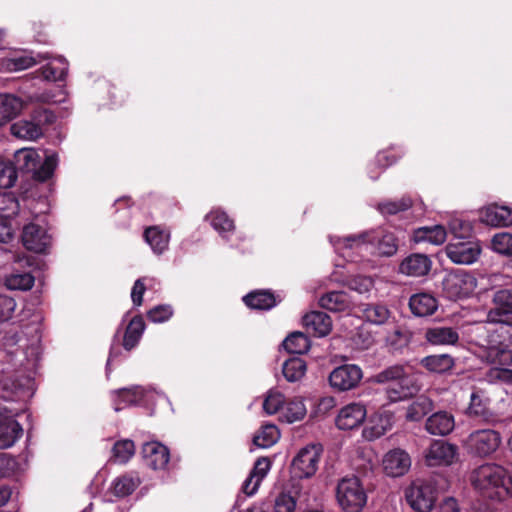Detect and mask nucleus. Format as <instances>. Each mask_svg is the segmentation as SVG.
<instances>
[{
  "mask_svg": "<svg viewBox=\"0 0 512 512\" xmlns=\"http://www.w3.org/2000/svg\"><path fill=\"white\" fill-rule=\"evenodd\" d=\"M477 343L483 349L481 357L492 365L487 380L512 384V370L507 368L512 363V353L501 345L500 335L486 327L479 328Z\"/></svg>",
  "mask_w": 512,
  "mask_h": 512,
  "instance_id": "obj_1",
  "label": "nucleus"
},
{
  "mask_svg": "<svg viewBox=\"0 0 512 512\" xmlns=\"http://www.w3.org/2000/svg\"><path fill=\"white\" fill-rule=\"evenodd\" d=\"M335 250L342 257L352 259V250H368L370 245H375L378 253L383 256H391L396 253L398 245L395 236L390 232L378 231L364 233L358 236H350L344 239L330 238Z\"/></svg>",
  "mask_w": 512,
  "mask_h": 512,
  "instance_id": "obj_2",
  "label": "nucleus"
},
{
  "mask_svg": "<svg viewBox=\"0 0 512 512\" xmlns=\"http://www.w3.org/2000/svg\"><path fill=\"white\" fill-rule=\"evenodd\" d=\"M475 489L483 496L503 500L511 491V477L508 472L496 464H484L478 467L471 476Z\"/></svg>",
  "mask_w": 512,
  "mask_h": 512,
  "instance_id": "obj_3",
  "label": "nucleus"
},
{
  "mask_svg": "<svg viewBox=\"0 0 512 512\" xmlns=\"http://www.w3.org/2000/svg\"><path fill=\"white\" fill-rule=\"evenodd\" d=\"M374 379L377 383L387 384L385 391L390 402L403 401L418 390L415 377L402 365L390 366L378 373Z\"/></svg>",
  "mask_w": 512,
  "mask_h": 512,
  "instance_id": "obj_4",
  "label": "nucleus"
},
{
  "mask_svg": "<svg viewBox=\"0 0 512 512\" xmlns=\"http://www.w3.org/2000/svg\"><path fill=\"white\" fill-rule=\"evenodd\" d=\"M15 164L18 169L25 172H33L37 180L45 181L49 179L58 163L56 154H50L45 157L41 166V156L37 150L33 148H23L18 150L15 155Z\"/></svg>",
  "mask_w": 512,
  "mask_h": 512,
  "instance_id": "obj_5",
  "label": "nucleus"
},
{
  "mask_svg": "<svg viewBox=\"0 0 512 512\" xmlns=\"http://www.w3.org/2000/svg\"><path fill=\"white\" fill-rule=\"evenodd\" d=\"M336 498L345 512H360L367 502L366 491L357 476H346L339 480Z\"/></svg>",
  "mask_w": 512,
  "mask_h": 512,
  "instance_id": "obj_6",
  "label": "nucleus"
},
{
  "mask_svg": "<svg viewBox=\"0 0 512 512\" xmlns=\"http://www.w3.org/2000/svg\"><path fill=\"white\" fill-rule=\"evenodd\" d=\"M443 293L451 300L465 299L477 288L476 277L468 271L457 269L447 273L442 282Z\"/></svg>",
  "mask_w": 512,
  "mask_h": 512,
  "instance_id": "obj_7",
  "label": "nucleus"
},
{
  "mask_svg": "<svg viewBox=\"0 0 512 512\" xmlns=\"http://www.w3.org/2000/svg\"><path fill=\"white\" fill-rule=\"evenodd\" d=\"M405 498L413 510L430 512L438 498V493L433 482L416 480L406 489Z\"/></svg>",
  "mask_w": 512,
  "mask_h": 512,
  "instance_id": "obj_8",
  "label": "nucleus"
},
{
  "mask_svg": "<svg viewBox=\"0 0 512 512\" xmlns=\"http://www.w3.org/2000/svg\"><path fill=\"white\" fill-rule=\"evenodd\" d=\"M493 308L488 312V324L476 328V337L478 338V329L486 327L495 333L494 324H512V288L499 289L495 291L492 298Z\"/></svg>",
  "mask_w": 512,
  "mask_h": 512,
  "instance_id": "obj_9",
  "label": "nucleus"
},
{
  "mask_svg": "<svg viewBox=\"0 0 512 512\" xmlns=\"http://www.w3.org/2000/svg\"><path fill=\"white\" fill-rule=\"evenodd\" d=\"M323 448L320 444H308L301 448L291 463V471L297 478H310L318 470Z\"/></svg>",
  "mask_w": 512,
  "mask_h": 512,
  "instance_id": "obj_10",
  "label": "nucleus"
},
{
  "mask_svg": "<svg viewBox=\"0 0 512 512\" xmlns=\"http://www.w3.org/2000/svg\"><path fill=\"white\" fill-rule=\"evenodd\" d=\"M500 444V434L492 429L476 430L468 436L465 442L468 451L480 457L491 455L498 449Z\"/></svg>",
  "mask_w": 512,
  "mask_h": 512,
  "instance_id": "obj_11",
  "label": "nucleus"
},
{
  "mask_svg": "<svg viewBox=\"0 0 512 512\" xmlns=\"http://www.w3.org/2000/svg\"><path fill=\"white\" fill-rule=\"evenodd\" d=\"M481 245L477 240L454 239L446 246L448 258L462 265L474 263L481 254Z\"/></svg>",
  "mask_w": 512,
  "mask_h": 512,
  "instance_id": "obj_12",
  "label": "nucleus"
},
{
  "mask_svg": "<svg viewBox=\"0 0 512 512\" xmlns=\"http://www.w3.org/2000/svg\"><path fill=\"white\" fill-rule=\"evenodd\" d=\"M457 458V447L444 440H434L424 452V461L429 467L449 466Z\"/></svg>",
  "mask_w": 512,
  "mask_h": 512,
  "instance_id": "obj_13",
  "label": "nucleus"
},
{
  "mask_svg": "<svg viewBox=\"0 0 512 512\" xmlns=\"http://www.w3.org/2000/svg\"><path fill=\"white\" fill-rule=\"evenodd\" d=\"M363 377L361 368L354 364H345L335 368L329 375V383L338 391H349L358 386Z\"/></svg>",
  "mask_w": 512,
  "mask_h": 512,
  "instance_id": "obj_14",
  "label": "nucleus"
},
{
  "mask_svg": "<svg viewBox=\"0 0 512 512\" xmlns=\"http://www.w3.org/2000/svg\"><path fill=\"white\" fill-rule=\"evenodd\" d=\"M394 423V414L388 410H379L367 419L362 436L368 441L376 440L391 430Z\"/></svg>",
  "mask_w": 512,
  "mask_h": 512,
  "instance_id": "obj_15",
  "label": "nucleus"
},
{
  "mask_svg": "<svg viewBox=\"0 0 512 512\" xmlns=\"http://www.w3.org/2000/svg\"><path fill=\"white\" fill-rule=\"evenodd\" d=\"M366 418V406L360 402H352L339 410L335 424L340 430H353L360 427Z\"/></svg>",
  "mask_w": 512,
  "mask_h": 512,
  "instance_id": "obj_16",
  "label": "nucleus"
},
{
  "mask_svg": "<svg viewBox=\"0 0 512 512\" xmlns=\"http://www.w3.org/2000/svg\"><path fill=\"white\" fill-rule=\"evenodd\" d=\"M6 398L16 401H27L34 394V381L29 376L5 377L2 380Z\"/></svg>",
  "mask_w": 512,
  "mask_h": 512,
  "instance_id": "obj_17",
  "label": "nucleus"
},
{
  "mask_svg": "<svg viewBox=\"0 0 512 512\" xmlns=\"http://www.w3.org/2000/svg\"><path fill=\"white\" fill-rule=\"evenodd\" d=\"M17 412L6 408L0 419V448L6 449L13 446L23 434L21 425L15 420Z\"/></svg>",
  "mask_w": 512,
  "mask_h": 512,
  "instance_id": "obj_18",
  "label": "nucleus"
},
{
  "mask_svg": "<svg viewBox=\"0 0 512 512\" xmlns=\"http://www.w3.org/2000/svg\"><path fill=\"white\" fill-rule=\"evenodd\" d=\"M21 238L25 248L36 253L44 252L51 242L46 229L36 223L24 226Z\"/></svg>",
  "mask_w": 512,
  "mask_h": 512,
  "instance_id": "obj_19",
  "label": "nucleus"
},
{
  "mask_svg": "<svg viewBox=\"0 0 512 512\" xmlns=\"http://www.w3.org/2000/svg\"><path fill=\"white\" fill-rule=\"evenodd\" d=\"M382 465L388 476L399 477L407 473L410 469L411 458L406 451L393 449L385 454Z\"/></svg>",
  "mask_w": 512,
  "mask_h": 512,
  "instance_id": "obj_20",
  "label": "nucleus"
},
{
  "mask_svg": "<svg viewBox=\"0 0 512 512\" xmlns=\"http://www.w3.org/2000/svg\"><path fill=\"white\" fill-rule=\"evenodd\" d=\"M431 266L432 261L427 255L414 253L402 260L399 272L409 277H421L430 271Z\"/></svg>",
  "mask_w": 512,
  "mask_h": 512,
  "instance_id": "obj_21",
  "label": "nucleus"
},
{
  "mask_svg": "<svg viewBox=\"0 0 512 512\" xmlns=\"http://www.w3.org/2000/svg\"><path fill=\"white\" fill-rule=\"evenodd\" d=\"M142 454L146 464L154 470L164 469L170 457L167 447L156 441L145 443Z\"/></svg>",
  "mask_w": 512,
  "mask_h": 512,
  "instance_id": "obj_22",
  "label": "nucleus"
},
{
  "mask_svg": "<svg viewBox=\"0 0 512 512\" xmlns=\"http://www.w3.org/2000/svg\"><path fill=\"white\" fill-rule=\"evenodd\" d=\"M303 323L306 330L317 337L328 335L332 329V321L324 312L313 311L306 314L303 318Z\"/></svg>",
  "mask_w": 512,
  "mask_h": 512,
  "instance_id": "obj_23",
  "label": "nucleus"
},
{
  "mask_svg": "<svg viewBox=\"0 0 512 512\" xmlns=\"http://www.w3.org/2000/svg\"><path fill=\"white\" fill-rule=\"evenodd\" d=\"M35 64L36 60L33 57L19 52H9L7 55L0 57L1 72L22 71Z\"/></svg>",
  "mask_w": 512,
  "mask_h": 512,
  "instance_id": "obj_24",
  "label": "nucleus"
},
{
  "mask_svg": "<svg viewBox=\"0 0 512 512\" xmlns=\"http://www.w3.org/2000/svg\"><path fill=\"white\" fill-rule=\"evenodd\" d=\"M454 427L453 415L445 411L434 413L426 421V430L433 435H447Z\"/></svg>",
  "mask_w": 512,
  "mask_h": 512,
  "instance_id": "obj_25",
  "label": "nucleus"
},
{
  "mask_svg": "<svg viewBox=\"0 0 512 512\" xmlns=\"http://www.w3.org/2000/svg\"><path fill=\"white\" fill-rule=\"evenodd\" d=\"M23 109L21 98L7 93L0 94V127L14 119Z\"/></svg>",
  "mask_w": 512,
  "mask_h": 512,
  "instance_id": "obj_26",
  "label": "nucleus"
},
{
  "mask_svg": "<svg viewBox=\"0 0 512 512\" xmlns=\"http://www.w3.org/2000/svg\"><path fill=\"white\" fill-rule=\"evenodd\" d=\"M363 318L373 325H387L394 319L390 309L382 303H370L362 310Z\"/></svg>",
  "mask_w": 512,
  "mask_h": 512,
  "instance_id": "obj_27",
  "label": "nucleus"
},
{
  "mask_svg": "<svg viewBox=\"0 0 512 512\" xmlns=\"http://www.w3.org/2000/svg\"><path fill=\"white\" fill-rule=\"evenodd\" d=\"M481 219L491 226L512 224V209L506 206L490 205L482 211Z\"/></svg>",
  "mask_w": 512,
  "mask_h": 512,
  "instance_id": "obj_28",
  "label": "nucleus"
},
{
  "mask_svg": "<svg viewBox=\"0 0 512 512\" xmlns=\"http://www.w3.org/2000/svg\"><path fill=\"white\" fill-rule=\"evenodd\" d=\"M411 312L419 317L432 315L438 308L436 298L428 293L412 295L409 300Z\"/></svg>",
  "mask_w": 512,
  "mask_h": 512,
  "instance_id": "obj_29",
  "label": "nucleus"
},
{
  "mask_svg": "<svg viewBox=\"0 0 512 512\" xmlns=\"http://www.w3.org/2000/svg\"><path fill=\"white\" fill-rule=\"evenodd\" d=\"M447 238V232L441 225L420 227L413 232V241L415 243H429L441 245Z\"/></svg>",
  "mask_w": 512,
  "mask_h": 512,
  "instance_id": "obj_30",
  "label": "nucleus"
},
{
  "mask_svg": "<svg viewBox=\"0 0 512 512\" xmlns=\"http://www.w3.org/2000/svg\"><path fill=\"white\" fill-rule=\"evenodd\" d=\"M425 339L432 345H454L459 340V334L452 327H432L426 330Z\"/></svg>",
  "mask_w": 512,
  "mask_h": 512,
  "instance_id": "obj_31",
  "label": "nucleus"
},
{
  "mask_svg": "<svg viewBox=\"0 0 512 512\" xmlns=\"http://www.w3.org/2000/svg\"><path fill=\"white\" fill-rule=\"evenodd\" d=\"M307 409L301 398H292L285 401L280 413V420L286 423L301 421L306 416Z\"/></svg>",
  "mask_w": 512,
  "mask_h": 512,
  "instance_id": "obj_32",
  "label": "nucleus"
},
{
  "mask_svg": "<svg viewBox=\"0 0 512 512\" xmlns=\"http://www.w3.org/2000/svg\"><path fill=\"white\" fill-rule=\"evenodd\" d=\"M319 304L321 307L335 312L347 311L352 305L348 294L343 291L326 293L320 298Z\"/></svg>",
  "mask_w": 512,
  "mask_h": 512,
  "instance_id": "obj_33",
  "label": "nucleus"
},
{
  "mask_svg": "<svg viewBox=\"0 0 512 512\" xmlns=\"http://www.w3.org/2000/svg\"><path fill=\"white\" fill-rule=\"evenodd\" d=\"M144 237L152 250L157 254H161L167 249L170 240L169 232L161 230L157 226L147 228Z\"/></svg>",
  "mask_w": 512,
  "mask_h": 512,
  "instance_id": "obj_34",
  "label": "nucleus"
},
{
  "mask_svg": "<svg viewBox=\"0 0 512 512\" xmlns=\"http://www.w3.org/2000/svg\"><path fill=\"white\" fill-rule=\"evenodd\" d=\"M11 133L17 138L35 140L42 135L39 124L28 120H20L11 125Z\"/></svg>",
  "mask_w": 512,
  "mask_h": 512,
  "instance_id": "obj_35",
  "label": "nucleus"
},
{
  "mask_svg": "<svg viewBox=\"0 0 512 512\" xmlns=\"http://www.w3.org/2000/svg\"><path fill=\"white\" fill-rule=\"evenodd\" d=\"M421 364L430 372L445 373L454 366V359L448 354L431 355L422 359Z\"/></svg>",
  "mask_w": 512,
  "mask_h": 512,
  "instance_id": "obj_36",
  "label": "nucleus"
},
{
  "mask_svg": "<svg viewBox=\"0 0 512 512\" xmlns=\"http://www.w3.org/2000/svg\"><path fill=\"white\" fill-rule=\"evenodd\" d=\"M280 438L278 428L273 424L263 425L253 437V443L260 448L273 446Z\"/></svg>",
  "mask_w": 512,
  "mask_h": 512,
  "instance_id": "obj_37",
  "label": "nucleus"
},
{
  "mask_svg": "<svg viewBox=\"0 0 512 512\" xmlns=\"http://www.w3.org/2000/svg\"><path fill=\"white\" fill-rule=\"evenodd\" d=\"M34 284V277L29 272L14 271L5 277V286L9 290H29Z\"/></svg>",
  "mask_w": 512,
  "mask_h": 512,
  "instance_id": "obj_38",
  "label": "nucleus"
},
{
  "mask_svg": "<svg viewBox=\"0 0 512 512\" xmlns=\"http://www.w3.org/2000/svg\"><path fill=\"white\" fill-rule=\"evenodd\" d=\"M245 304L253 309H270L275 305L274 296L267 291H257L243 298Z\"/></svg>",
  "mask_w": 512,
  "mask_h": 512,
  "instance_id": "obj_39",
  "label": "nucleus"
},
{
  "mask_svg": "<svg viewBox=\"0 0 512 512\" xmlns=\"http://www.w3.org/2000/svg\"><path fill=\"white\" fill-rule=\"evenodd\" d=\"M68 70V64L61 58H55L42 68V75L46 80L58 81L64 78Z\"/></svg>",
  "mask_w": 512,
  "mask_h": 512,
  "instance_id": "obj_40",
  "label": "nucleus"
},
{
  "mask_svg": "<svg viewBox=\"0 0 512 512\" xmlns=\"http://www.w3.org/2000/svg\"><path fill=\"white\" fill-rule=\"evenodd\" d=\"M283 346L291 354H302L309 349L310 342L305 334L294 332L284 340Z\"/></svg>",
  "mask_w": 512,
  "mask_h": 512,
  "instance_id": "obj_41",
  "label": "nucleus"
},
{
  "mask_svg": "<svg viewBox=\"0 0 512 512\" xmlns=\"http://www.w3.org/2000/svg\"><path fill=\"white\" fill-rule=\"evenodd\" d=\"M306 372V363L301 358H291L283 365V375L290 381L295 382L300 380Z\"/></svg>",
  "mask_w": 512,
  "mask_h": 512,
  "instance_id": "obj_42",
  "label": "nucleus"
},
{
  "mask_svg": "<svg viewBox=\"0 0 512 512\" xmlns=\"http://www.w3.org/2000/svg\"><path fill=\"white\" fill-rule=\"evenodd\" d=\"M144 330V322L141 318H133L126 330L123 345L127 350L132 349L137 344Z\"/></svg>",
  "mask_w": 512,
  "mask_h": 512,
  "instance_id": "obj_43",
  "label": "nucleus"
},
{
  "mask_svg": "<svg viewBox=\"0 0 512 512\" xmlns=\"http://www.w3.org/2000/svg\"><path fill=\"white\" fill-rule=\"evenodd\" d=\"M432 409V402L425 396L418 397L408 407L407 419L410 421H419Z\"/></svg>",
  "mask_w": 512,
  "mask_h": 512,
  "instance_id": "obj_44",
  "label": "nucleus"
},
{
  "mask_svg": "<svg viewBox=\"0 0 512 512\" xmlns=\"http://www.w3.org/2000/svg\"><path fill=\"white\" fill-rule=\"evenodd\" d=\"M207 219L211 225L220 234L232 231L234 229V222L230 219L227 214L219 209L212 210L208 215Z\"/></svg>",
  "mask_w": 512,
  "mask_h": 512,
  "instance_id": "obj_45",
  "label": "nucleus"
},
{
  "mask_svg": "<svg viewBox=\"0 0 512 512\" xmlns=\"http://www.w3.org/2000/svg\"><path fill=\"white\" fill-rule=\"evenodd\" d=\"M139 485V479L132 476H121L112 485L113 493L118 497H125L131 494Z\"/></svg>",
  "mask_w": 512,
  "mask_h": 512,
  "instance_id": "obj_46",
  "label": "nucleus"
},
{
  "mask_svg": "<svg viewBox=\"0 0 512 512\" xmlns=\"http://www.w3.org/2000/svg\"><path fill=\"white\" fill-rule=\"evenodd\" d=\"M285 401L282 393L276 390H270L264 399L263 408L267 414H280Z\"/></svg>",
  "mask_w": 512,
  "mask_h": 512,
  "instance_id": "obj_47",
  "label": "nucleus"
},
{
  "mask_svg": "<svg viewBox=\"0 0 512 512\" xmlns=\"http://www.w3.org/2000/svg\"><path fill=\"white\" fill-rule=\"evenodd\" d=\"M135 452L134 443L131 440H122L113 447V458L118 463H126Z\"/></svg>",
  "mask_w": 512,
  "mask_h": 512,
  "instance_id": "obj_48",
  "label": "nucleus"
},
{
  "mask_svg": "<svg viewBox=\"0 0 512 512\" xmlns=\"http://www.w3.org/2000/svg\"><path fill=\"white\" fill-rule=\"evenodd\" d=\"M491 247L499 254L512 255V234L502 232L494 235Z\"/></svg>",
  "mask_w": 512,
  "mask_h": 512,
  "instance_id": "obj_49",
  "label": "nucleus"
},
{
  "mask_svg": "<svg viewBox=\"0 0 512 512\" xmlns=\"http://www.w3.org/2000/svg\"><path fill=\"white\" fill-rule=\"evenodd\" d=\"M16 168L6 161H0V189H7L16 181Z\"/></svg>",
  "mask_w": 512,
  "mask_h": 512,
  "instance_id": "obj_50",
  "label": "nucleus"
},
{
  "mask_svg": "<svg viewBox=\"0 0 512 512\" xmlns=\"http://www.w3.org/2000/svg\"><path fill=\"white\" fill-rule=\"evenodd\" d=\"M412 201L410 198H402L400 201H388L380 203L378 209L383 214H396L410 208Z\"/></svg>",
  "mask_w": 512,
  "mask_h": 512,
  "instance_id": "obj_51",
  "label": "nucleus"
},
{
  "mask_svg": "<svg viewBox=\"0 0 512 512\" xmlns=\"http://www.w3.org/2000/svg\"><path fill=\"white\" fill-rule=\"evenodd\" d=\"M296 500L289 493L282 492L274 500L275 512H295Z\"/></svg>",
  "mask_w": 512,
  "mask_h": 512,
  "instance_id": "obj_52",
  "label": "nucleus"
},
{
  "mask_svg": "<svg viewBox=\"0 0 512 512\" xmlns=\"http://www.w3.org/2000/svg\"><path fill=\"white\" fill-rule=\"evenodd\" d=\"M347 285L351 290H354L359 294H365L370 292L373 288L374 280L371 277L357 276L349 280Z\"/></svg>",
  "mask_w": 512,
  "mask_h": 512,
  "instance_id": "obj_53",
  "label": "nucleus"
},
{
  "mask_svg": "<svg viewBox=\"0 0 512 512\" xmlns=\"http://www.w3.org/2000/svg\"><path fill=\"white\" fill-rule=\"evenodd\" d=\"M18 201L11 193L0 194V212L3 216H11L18 210Z\"/></svg>",
  "mask_w": 512,
  "mask_h": 512,
  "instance_id": "obj_54",
  "label": "nucleus"
},
{
  "mask_svg": "<svg viewBox=\"0 0 512 512\" xmlns=\"http://www.w3.org/2000/svg\"><path fill=\"white\" fill-rule=\"evenodd\" d=\"M449 227L451 233L455 236V239H464L472 232L471 224L461 219H453L450 222Z\"/></svg>",
  "mask_w": 512,
  "mask_h": 512,
  "instance_id": "obj_55",
  "label": "nucleus"
},
{
  "mask_svg": "<svg viewBox=\"0 0 512 512\" xmlns=\"http://www.w3.org/2000/svg\"><path fill=\"white\" fill-rule=\"evenodd\" d=\"M16 308V302L13 298L5 295L0 296V321L9 320Z\"/></svg>",
  "mask_w": 512,
  "mask_h": 512,
  "instance_id": "obj_56",
  "label": "nucleus"
},
{
  "mask_svg": "<svg viewBox=\"0 0 512 512\" xmlns=\"http://www.w3.org/2000/svg\"><path fill=\"white\" fill-rule=\"evenodd\" d=\"M172 315V309L168 305H161L151 309L148 318L153 322H163L168 320Z\"/></svg>",
  "mask_w": 512,
  "mask_h": 512,
  "instance_id": "obj_57",
  "label": "nucleus"
},
{
  "mask_svg": "<svg viewBox=\"0 0 512 512\" xmlns=\"http://www.w3.org/2000/svg\"><path fill=\"white\" fill-rule=\"evenodd\" d=\"M271 462L268 458H259L251 471V475L257 479V481H262L264 477L267 475L270 470Z\"/></svg>",
  "mask_w": 512,
  "mask_h": 512,
  "instance_id": "obj_58",
  "label": "nucleus"
},
{
  "mask_svg": "<svg viewBox=\"0 0 512 512\" xmlns=\"http://www.w3.org/2000/svg\"><path fill=\"white\" fill-rule=\"evenodd\" d=\"M39 99L45 103H63L66 100V93L62 88L56 87L54 91H49L42 94Z\"/></svg>",
  "mask_w": 512,
  "mask_h": 512,
  "instance_id": "obj_59",
  "label": "nucleus"
},
{
  "mask_svg": "<svg viewBox=\"0 0 512 512\" xmlns=\"http://www.w3.org/2000/svg\"><path fill=\"white\" fill-rule=\"evenodd\" d=\"M13 237V228L9 216L0 217V242H7Z\"/></svg>",
  "mask_w": 512,
  "mask_h": 512,
  "instance_id": "obj_60",
  "label": "nucleus"
},
{
  "mask_svg": "<svg viewBox=\"0 0 512 512\" xmlns=\"http://www.w3.org/2000/svg\"><path fill=\"white\" fill-rule=\"evenodd\" d=\"M141 391L138 389H122L118 392V398L125 404H135L140 400Z\"/></svg>",
  "mask_w": 512,
  "mask_h": 512,
  "instance_id": "obj_61",
  "label": "nucleus"
},
{
  "mask_svg": "<svg viewBox=\"0 0 512 512\" xmlns=\"http://www.w3.org/2000/svg\"><path fill=\"white\" fill-rule=\"evenodd\" d=\"M141 391L138 389H122L118 392V398L125 404H135L140 400Z\"/></svg>",
  "mask_w": 512,
  "mask_h": 512,
  "instance_id": "obj_62",
  "label": "nucleus"
},
{
  "mask_svg": "<svg viewBox=\"0 0 512 512\" xmlns=\"http://www.w3.org/2000/svg\"><path fill=\"white\" fill-rule=\"evenodd\" d=\"M144 292L145 284L143 283V279L136 280L131 291V298L134 305L140 306L142 304V297Z\"/></svg>",
  "mask_w": 512,
  "mask_h": 512,
  "instance_id": "obj_63",
  "label": "nucleus"
},
{
  "mask_svg": "<svg viewBox=\"0 0 512 512\" xmlns=\"http://www.w3.org/2000/svg\"><path fill=\"white\" fill-rule=\"evenodd\" d=\"M260 483V481H257V479L250 474L242 485V491L246 495L251 496L257 491V489L260 486Z\"/></svg>",
  "mask_w": 512,
  "mask_h": 512,
  "instance_id": "obj_64",
  "label": "nucleus"
}]
</instances>
